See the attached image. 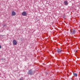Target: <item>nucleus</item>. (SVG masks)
Here are the masks:
<instances>
[{"instance_id":"obj_11","label":"nucleus","mask_w":80,"mask_h":80,"mask_svg":"<svg viewBox=\"0 0 80 80\" xmlns=\"http://www.w3.org/2000/svg\"><path fill=\"white\" fill-rule=\"evenodd\" d=\"M20 80H21V79H20Z\"/></svg>"},{"instance_id":"obj_8","label":"nucleus","mask_w":80,"mask_h":80,"mask_svg":"<svg viewBox=\"0 0 80 80\" xmlns=\"http://www.w3.org/2000/svg\"><path fill=\"white\" fill-rule=\"evenodd\" d=\"M73 75L75 77H77L78 75L77 74L75 73H73Z\"/></svg>"},{"instance_id":"obj_7","label":"nucleus","mask_w":80,"mask_h":80,"mask_svg":"<svg viewBox=\"0 0 80 80\" xmlns=\"http://www.w3.org/2000/svg\"><path fill=\"white\" fill-rule=\"evenodd\" d=\"M16 15V13L15 12L13 11L12 12V16H15Z\"/></svg>"},{"instance_id":"obj_4","label":"nucleus","mask_w":80,"mask_h":80,"mask_svg":"<svg viewBox=\"0 0 80 80\" xmlns=\"http://www.w3.org/2000/svg\"><path fill=\"white\" fill-rule=\"evenodd\" d=\"M22 15L23 16H27V12L25 11L23 12L22 13Z\"/></svg>"},{"instance_id":"obj_6","label":"nucleus","mask_w":80,"mask_h":80,"mask_svg":"<svg viewBox=\"0 0 80 80\" xmlns=\"http://www.w3.org/2000/svg\"><path fill=\"white\" fill-rule=\"evenodd\" d=\"M64 3L65 5H66V6L68 5V2L66 1H65L64 2Z\"/></svg>"},{"instance_id":"obj_3","label":"nucleus","mask_w":80,"mask_h":80,"mask_svg":"<svg viewBox=\"0 0 80 80\" xmlns=\"http://www.w3.org/2000/svg\"><path fill=\"white\" fill-rule=\"evenodd\" d=\"M28 74L31 75L33 74V72H32V70H30L28 71Z\"/></svg>"},{"instance_id":"obj_5","label":"nucleus","mask_w":80,"mask_h":80,"mask_svg":"<svg viewBox=\"0 0 80 80\" xmlns=\"http://www.w3.org/2000/svg\"><path fill=\"white\" fill-rule=\"evenodd\" d=\"M13 43L14 45H16L17 44V42L15 40H13Z\"/></svg>"},{"instance_id":"obj_1","label":"nucleus","mask_w":80,"mask_h":80,"mask_svg":"<svg viewBox=\"0 0 80 80\" xmlns=\"http://www.w3.org/2000/svg\"><path fill=\"white\" fill-rule=\"evenodd\" d=\"M70 32L71 34H72V35H75L76 33L75 30L72 29V30H70Z\"/></svg>"},{"instance_id":"obj_2","label":"nucleus","mask_w":80,"mask_h":80,"mask_svg":"<svg viewBox=\"0 0 80 80\" xmlns=\"http://www.w3.org/2000/svg\"><path fill=\"white\" fill-rule=\"evenodd\" d=\"M62 52V50L60 49H58L57 50V52L58 53H60Z\"/></svg>"},{"instance_id":"obj_10","label":"nucleus","mask_w":80,"mask_h":80,"mask_svg":"<svg viewBox=\"0 0 80 80\" xmlns=\"http://www.w3.org/2000/svg\"><path fill=\"white\" fill-rule=\"evenodd\" d=\"M76 52H77V51H76Z\"/></svg>"},{"instance_id":"obj_9","label":"nucleus","mask_w":80,"mask_h":80,"mask_svg":"<svg viewBox=\"0 0 80 80\" xmlns=\"http://www.w3.org/2000/svg\"><path fill=\"white\" fill-rule=\"evenodd\" d=\"M0 48H2V46H1V45H0Z\"/></svg>"}]
</instances>
